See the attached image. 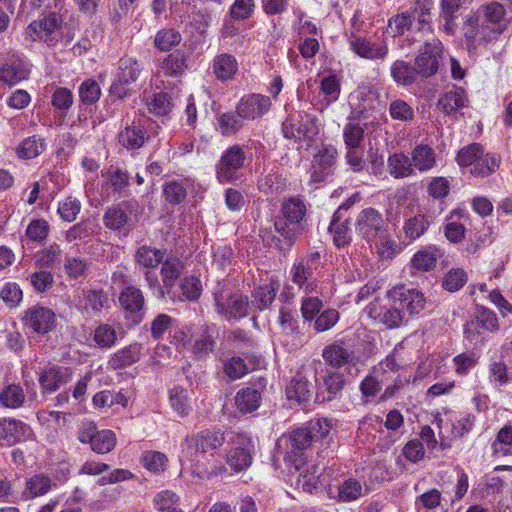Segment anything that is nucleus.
I'll return each instance as SVG.
<instances>
[{
	"instance_id": "obj_1",
	"label": "nucleus",
	"mask_w": 512,
	"mask_h": 512,
	"mask_svg": "<svg viewBox=\"0 0 512 512\" xmlns=\"http://www.w3.org/2000/svg\"><path fill=\"white\" fill-rule=\"evenodd\" d=\"M306 214V205L298 197H290L281 207L280 214L274 219V229L277 234L294 243L302 231L301 222Z\"/></svg>"
},
{
	"instance_id": "obj_2",
	"label": "nucleus",
	"mask_w": 512,
	"mask_h": 512,
	"mask_svg": "<svg viewBox=\"0 0 512 512\" xmlns=\"http://www.w3.org/2000/svg\"><path fill=\"white\" fill-rule=\"evenodd\" d=\"M216 311L225 319L238 320L248 315V297L239 291H232L225 284H218L214 291Z\"/></svg>"
},
{
	"instance_id": "obj_3",
	"label": "nucleus",
	"mask_w": 512,
	"mask_h": 512,
	"mask_svg": "<svg viewBox=\"0 0 512 512\" xmlns=\"http://www.w3.org/2000/svg\"><path fill=\"white\" fill-rule=\"evenodd\" d=\"M313 436L307 428H298L277 441L278 450H284V461L296 471L304 464L303 451L312 443Z\"/></svg>"
},
{
	"instance_id": "obj_4",
	"label": "nucleus",
	"mask_w": 512,
	"mask_h": 512,
	"mask_svg": "<svg viewBox=\"0 0 512 512\" xmlns=\"http://www.w3.org/2000/svg\"><path fill=\"white\" fill-rule=\"evenodd\" d=\"M225 435L220 429H205L185 439L182 457L189 462H198L199 453L204 454L221 447L225 442Z\"/></svg>"
},
{
	"instance_id": "obj_5",
	"label": "nucleus",
	"mask_w": 512,
	"mask_h": 512,
	"mask_svg": "<svg viewBox=\"0 0 512 512\" xmlns=\"http://www.w3.org/2000/svg\"><path fill=\"white\" fill-rule=\"evenodd\" d=\"M463 34L469 50H476L500 38V30L492 28L475 13L469 14L463 24Z\"/></svg>"
},
{
	"instance_id": "obj_6",
	"label": "nucleus",
	"mask_w": 512,
	"mask_h": 512,
	"mask_svg": "<svg viewBox=\"0 0 512 512\" xmlns=\"http://www.w3.org/2000/svg\"><path fill=\"white\" fill-rule=\"evenodd\" d=\"M77 439L82 444H89L93 452L107 454L117 444L116 434L109 429L99 430L92 421L83 422L77 432Z\"/></svg>"
},
{
	"instance_id": "obj_7",
	"label": "nucleus",
	"mask_w": 512,
	"mask_h": 512,
	"mask_svg": "<svg viewBox=\"0 0 512 512\" xmlns=\"http://www.w3.org/2000/svg\"><path fill=\"white\" fill-rule=\"evenodd\" d=\"M245 159V152L241 146L232 145L229 147L216 164L217 180L223 184L239 180V171L244 166Z\"/></svg>"
},
{
	"instance_id": "obj_8",
	"label": "nucleus",
	"mask_w": 512,
	"mask_h": 512,
	"mask_svg": "<svg viewBox=\"0 0 512 512\" xmlns=\"http://www.w3.org/2000/svg\"><path fill=\"white\" fill-rule=\"evenodd\" d=\"M355 230L362 239L370 244L375 239L381 238V235L387 231V227L382 214L370 207L363 209L358 214Z\"/></svg>"
},
{
	"instance_id": "obj_9",
	"label": "nucleus",
	"mask_w": 512,
	"mask_h": 512,
	"mask_svg": "<svg viewBox=\"0 0 512 512\" xmlns=\"http://www.w3.org/2000/svg\"><path fill=\"white\" fill-rule=\"evenodd\" d=\"M442 52L443 44L440 40L432 39L426 42L415 59L416 73L426 78L434 75L438 70Z\"/></svg>"
},
{
	"instance_id": "obj_10",
	"label": "nucleus",
	"mask_w": 512,
	"mask_h": 512,
	"mask_svg": "<svg viewBox=\"0 0 512 512\" xmlns=\"http://www.w3.org/2000/svg\"><path fill=\"white\" fill-rule=\"evenodd\" d=\"M24 324L37 334H47L56 325L53 310L43 306H33L25 312Z\"/></svg>"
},
{
	"instance_id": "obj_11",
	"label": "nucleus",
	"mask_w": 512,
	"mask_h": 512,
	"mask_svg": "<svg viewBox=\"0 0 512 512\" xmlns=\"http://www.w3.org/2000/svg\"><path fill=\"white\" fill-rule=\"evenodd\" d=\"M33 430L26 423L17 419H0V444L14 445L30 440Z\"/></svg>"
},
{
	"instance_id": "obj_12",
	"label": "nucleus",
	"mask_w": 512,
	"mask_h": 512,
	"mask_svg": "<svg viewBox=\"0 0 512 512\" xmlns=\"http://www.w3.org/2000/svg\"><path fill=\"white\" fill-rule=\"evenodd\" d=\"M271 100L262 94H251L241 98L236 106L238 116L246 120H254L262 117L269 111Z\"/></svg>"
},
{
	"instance_id": "obj_13",
	"label": "nucleus",
	"mask_w": 512,
	"mask_h": 512,
	"mask_svg": "<svg viewBox=\"0 0 512 512\" xmlns=\"http://www.w3.org/2000/svg\"><path fill=\"white\" fill-rule=\"evenodd\" d=\"M351 50L361 58L368 60H383L388 55V46L385 43H374L370 39L361 37L352 32L349 36Z\"/></svg>"
},
{
	"instance_id": "obj_14",
	"label": "nucleus",
	"mask_w": 512,
	"mask_h": 512,
	"mask_svg": "<svg viewBox=\"0 0 512 512\" xmlns=\"http://www.w3.org/2000/svg\"><path fill=\"white\" fill-rule=\"evenodd\" d=\"M72 374L69 367L52 365L39 374L38 381L44 393H53L69 383L72 380Z\"/></svg>"
},
{
	"instance_id": "obj_15",
	"label": "nucleus",
	"mask_w": 512,
	"mask_h": 512,
	"mask_svg": "<svg viewBox=\"0 0 512 512\" xmlns=\"http://www.w3.org/2000/svg\"><path fill=\"white\" fill-rule=\"evenodd\" d=\"M30 75L29 64L18 56H11L0 67V82L4 85L13 86L28 79Z\"/></svg>"
},
{
	"instance_id": "obj_16",
	"label": "nucleus",
	"mask_w": 512,
	"mask_h": 512,
	"mask_svg": "<svg viewBox=\"0 0 512 512\" xmlns=\"http://www.w3.org/2000/svg\"><path fill=\"white\" fill-rule=\"evenodd\" d=\"M392 298L395 302L398 301L400 308L410 315H418L421 313L426 304L422 292L414 288H405L403 286L394 288Z\"/></svg>"
},
{
	"instance_id": "obj_17",
	"label": "nucleus",
	"mask_w": 512,
	"mask_h": 512,
	"mask_svg": "<svg viewBox=\"0 0 512 512\" xmlns=\"http://www.w3.org/2000/svg\"><path fill=\"white\" fill-rule=\"evenodd\" d=\"M442 256V250L436 245L423 246L411 257L410 268L418 272H430Z\"/></svg>"
},
{
	"instance_id": "obj_18",
	"label": "nucleus",
	"mask_w": 512,
	"mask_h": 512,
	"mask_svg": "<svg viewBox=\"0 0 512 512\" xmlns=\"http://www.w3.org/2000/svg\"><path fill=\"white\" fill-rule=\"evenodd\" d=\"M133 214L132 205L123 201L108 208L103 216L104 225L111 230H120L130 225Z\"/></svg>"
},
{
	"instance_id": "obj_19",
	"label": "nucleus",
	"mask_w": 512,
	"mask_h": 512,
	"mask_svg": "<svg viewBox=\"0 0 512 512\" xmlns=\"http://www.w3.org/2000/svg\"><path fill=\"white\" fill-rule=\"evenodd\" d=\"M298 134L301 136V147L303 148L305 145V150H311V154L315 161H317V158L320 155V137L318 136L319 128L317 117H310L309 115H306L305 120L301 124V129L298 130Z\"/></svg>"
},
{
	"instance_id": "obj_20",
	"label": "nucleus",
	"mask_w": 512,
	"mask_h": 512,
	"mask_svg": "<svg viewBox=\"0 0 512 512\" xmlns=\"http://www.w3.org/2000/svg\"><path fill=\"white\" fill-rule=\"evenodd\" d=\"M474 13L480 16V18L489 24L492 28H498L500 30V35L506 31V9L501 3L492 1L483 4Z\"/></svg>"
},
{
	"instance_id": "obj_21",
	"label": "nucleus",
	"mask_w": 512,
	"mask_h": 512,
	"mask_svg": "<svg viewBox=\"0 0 512 512\" xmlns=\"http://www.w3.org/2000/svg\"><path fill=\"white\" fill-rule=\"evenodd\" d=\"M411 160L415 172L426 173L437 166L434 149L427 144H418L411 151Z\"/></svg>"
},
{
	"instance_id": "obj_22",
	"label": "nucleus",
	"mask_w": 512,
	"mask_h": 512,
	"mask_svg": "<svg viewBox=\"0 0 512 512\" xmlns=\"http://www.w3.org/2000/svg\"><path fill=\"white\" fill-rule=\"evenodd\" d=\"M354 201H349L339 206L337 211L333 215V219L329 226V232L332 235L334 244L337 247H343L348 244L351 240L348 226L344 221L341 220L342 212H346Z\"/></svg>"
},
{
	"instance_id": "obj_23",
	"label": "nucleus",
	"mask_w": 512,
	"mask_h": 512,
	"mask_svg": "<svg viewBox=\"0 0 512 512\" xmlns=\"http://www.w3.org/2000/svg\"><path fill=\"white\" fill-rule=\"evenodd\" d=\"M364 491L365 487L359 480L348 478L337 486L336 495L331 485L328 487L327 493L331 498H337L342 502H351L363 496Z\"/></svg>"
},
{
	"instance_id": "obj_24",
	"label": "nucleus",
	"mask_w": 512,
	"mask_h": 512,
	"mask_svg": "<svg viewBox=\"0 0 512 512\" xmlns=\"http://www.w3.org/2000/svg\"><path fill=\"white\" fill-rule=\"evenodd\" d=\"M467 103L466 91L461 87L453 86L439 99L438 107L445 114L450 115L465 107Z\"/></svg>"
},
{
	"instance_id": "obj_25",
	"label": "nucleus",
	"mask_w": 512,
	"mask_h": 512,
	"mask_svg": "<svg viewBox=\"0 0 512 512\" xmlns=\"http://www.w3.org/2000/svg\"><path fill=\"white\" fill-rule=\"evenodd\" d=\"M487 379L489 384L497 390L511 382L512 378L508 372L507 364L502 357L490 359Z\"/></svg>"
},
{
	"instance_id": "obj_26",
	"label": "nucleus",
	"mask_w": 512,
	"mask_h": 512,
	"mask_svg": "<svg viewBox=\"0 0 512 512\" xmlns=\"http://www.w3.org/2000/svg\"><path fill=\"white\" fill-rule=\"evenodd\" d=\"M464 0H440V18L443 21L442 30L447 35H453L456 30L457 13Z\"/></svg>"
},
{
	"instance_id": "obj_27",
	"label": "nucleus",
	"mask_w": 512,
	"mask_h": 512,
	"mask_svg": "<svg viewBox=\"0 0 512 512\" xmlns=\"http://www.w3.org/2000/svg\"><path fill=\"white\" fill-rule=\"evenodd\" d=\"M387 168L390 175L396 179L415 175L411 157L402 152L394 153L388 157Z\"/></svg>"
},
{
	"instance_id": "obj_28",
	"label": "nucleus",
	"mask_w": 512,
	"mask_h": 512,
	"mask_svg": "<svg viewBox=\"0 0 512 512\" xmlns=\"http://www.w3.org/2000/svg\"><path fill=\"white\" fill-rule=\"evenodd\" d=\"M212 69L218 80L227 81L232 79L237 73L238 62L233 55L223 53L213 59Z\"/></svg>"
},
{
	"instance_id": "obj_29",
	"label": "nucleus",
	"mask_w": 512,
	"mask_h": 512,
	"mask_svg": "<svg viewBox=\"0 0 512 512\" xmlns=\"http://www.w3.org/2000/svg\"><path fill=\"white\" fill-rule=\"evenodd\" d=\"M143 71L142 63L134 57L124 56L118 61L116 77L122 83L132 84L138 80Z\"/></svg>"
},
{
	"instance_id": "obj_30",
	"label": "nucleus",
	"mask_w": 512,
	"mask_h": 512,
	"mask_svg": "<svg viewBox=\"0 0 512 512\" xmlns=\"http://www.w3.org/2000/svg\"><path fill=\"white\" fill-rule=\"evenodd\" d=\"M188 59L189 55H187L185 51L179 49L175 50L163 59L161 70L167 76H181L188 68Z\"/></svg>"
},
{
	"instance_id": "obj_31",
	"label": "nucleus",
	"mask_w": 512,
	"mask_h": 512,
	"mask_svg": "<svg viewBox=\"0 0 512 512\" xmlns=\"http://www.w3.org/2000/svg\"><path fill=\"white\" fill-rule=\"evenodd\" d=\"M429 226L427 217L422 213L407 217L402 227L405 240L413 242L419 239L426 233Z\"/></svg>"
},
{
	"instance_id": "obj_32",
	"label": "nucleus",
	"mask_w": 512,
	"mask_h": 512,
	"mask_svg": "<svg viewBox=\"0 0 512 512\" xmlns=\"http://www.w3.org/2000/svg\"><path fill=\"white\" fill-rule=\"evenodd\" d=\"M367 309L372 318L378 319L387 328L398 327L404 318L403 312L398 307H384L378 311L377 305L370 304Z\"/></svg>"
},
{
	"instance_id": "obj_33",
	"label": "nucleus",
	"mask_w": 512,
	"mask_h": 512,
	"mask_svg": "<svg viewBox=\"0 0 512 512\" xmlns=\"http://www.w3.org/2000/svg\"><path fill=\"white\" fill-rule=\"evenodd\" d=\"M102 176L106 178V183L110 186L112 192L120 196L124 195L130 185L129 173L119 167L110 166L106 172L102 173Z\"/></svg>"
},
{
	"instance_id": "obj_34",
	"label": "nucleus",
	"mask_w": 512,
	"mask_h": 512,
	"mask_svg": "<svg viewBox=\"0 0 512 512\" xmlns=\"http://www.w3.org/2000/svg\"><path fill=\"white\" fill-rule=\"evenodd\" d=\"M119 144L129 150H136L146 141L145 132L135 123L127 125L118 135Z\"/></svg>"
},
{
	"instance_id": "obj_35",
	"label": "nucleus",
	"mask_w": 512,
	"mask_h": 512,
	"mask_svg": "<svg viewBox=\"0 0 512 512\" xmlns=\"http://www.w3.org/2000/svg\"><path fill=\"white\" fill-rule=\"evenodd\" d=\"M184 265L176 257H168L162 261L161 276L164 287L170 291L183 272Z\"/></svg>"
},
{
	"instance_id": "obj_36",
	"label": "nucleus",
	"mask_w": 512,
	"mask_h": 512,
	"mask_svg": "<svg viewBox=\"0 0 512 512\" xmlns=\"http://www.w3.org/2000/svg\"><path fill=\"white\" fill-rule=\"evenodd\" d=\"M25 393L19 384H8L0 390V404L5 408L17 409L23 406Z\"/></svg>"
},
{
	"instance_id": "obj_37",
	"label": "nucleus",
	"mask_w": 512,
	"mask_h": 512,
	"mask_svg": "<svg viewBox=\"0 0 512 512\" xmlns=\"http://www.w3.org/2000/svg\"><path fill=\"white\" fill-rule=\"evenodd\" d=\"M463 216L462 209H454L447 217L444 232L450 242L458 243L464 239L466 229L462 223L457 221Z\"/></svg>"
},
{
	"instance_id": "obj_38",
	"label": "nucleus",
	"mask_w": 512,
	"mask_h": 512,
	"mask_svg": "<svg viewBox=\"0 0 512 512\" xmlns=\"http://www.w3.org/2000/svg\"><path fill=\"white\" fill-rule=\"evenodd\" d=\"M249 446V443L238 446L227 454L226 461L234 471H243L252 464V453Z\"/></svg>"
},
{
	"instance_id": "obj_39",
	"label": "nucleus",
	"mask_w": 512,
	"mask_h": 512,
	"mask_svg": "<svg viewBox=\"0 0 512 512\" xmlns=\"http://www.w3.org/2000/svg\"><path fill=\"white\" fill-rule=\"evenodd\" d=\"M119 301L123 309L130 313H138L144 307L142 291L136 287H126L120 294Z\"/></svg>"
},
{
	"instance_id": "obj_40",
	"label": "nucleus",
	"mask_w": 512,
	"mask_h": 512,
	"mask_svg": "<svg viewBox=\"0 0 512 512\" xmlns=\"http://www.w3.org/2000/svg\"><path fill=\"white\" fill-rule=\"evenodd\" d=\"M46 149L45 139L33 135L24 139L17 147V155L22 159H33L39 156Z\"/></svg>"
},
{
	"instance_id": "obj_41",
	"label": "nucleus",
	"mask_w": 512,
	"mask_h": 512,
	"mask_svg": "<svg viewBox=\"0 0 512 512\" xmlns=\"http://www.w3.org/2000/svg\"><path fill=\"white\" fill-rule=\"evenodd\" d=\"M286 178L278 172H270L258 181V188L265 195H277L285 191Z\"/></svg>"
},
{
	"instance_id": "obj_42",
	"label": "nucleus",
	"mask_w": 512,
	"mask_h": 512,
	"mask_svg": "<svg viewBox=\"0 0 512 512\" xmlns=\"http://www.w3.org/2000/svg\"><path fill=\"white\" fill-rule=\"evenodd\" d=\"M139 357V347L130 345L114 353L109 359L108 365L114 370L122 369L137 362Z\"/></svg>"
},
{
	"instance_id": "obj_43",
	"label": "nucleus",
	"mask_w": 512,
	"mask_h": 512,
	"mask_svg": "<svg viewBox=\"0 0 512 512\" xmlns=\"http://www.w3.org/2000/svg\"><path fill=\"white\" fill-rule=\"evenodd\" d=\"M340 94L339 77L332 72H322V107L336 101Z\"/></svg>"
},
{
	"instance_id": "obj_44",
	"label": "nucleus",
	"mask_w": 512,
	"mask_h": 512,
	"mask_svg": "<svg viewBox=\"0 0 512 512\" xmlns=\"http://www.w3.org/2000/svg\"><path fill=\"white\" fill-rule=\"evenodd\" d=\"M491 449L496 456H512V425H505L498 431Z\"/></svg>"
},
{
	"instance_id": "obj_45",
	"label": "nucleus",
	"mask_w": 512,
	"mask_h": 512,
	"mask_svg": "<svg viewBox=\"0 0 512 512\" xmlns=\"http://www.w3.org/2000/svg\"><path fill=\"white\" fill-rule=\"evenodd\" d=\"M261 401V395L254 388H245L240 390L235 397L237 408L244 413H250L256 410Z\"/></svg>"
},
{
	"instance_id": "obj_46",
	"label": "nucleus",
	"mask_w": 512,
	"mask_h": 512,
	"mask_svg": "<svg viewBox=\"0 0 512 512\" xmlns=\"http://www.w3.org/2000/svg\"><path fill=\"white\" fill-rule=\"evenodd\" d=\"M393 80L400 85H410L416 80V70L409 63L397 60L393 62L390 68Z\"/></svg>"
},
{
	"instance_id": "obj_47",
	"label": "nucleus",
	"mask_w": 512,
	"mask_h": 512,
	"mask_svg": "<svg viewBox=\"0 0 512 512\" xmlns=\"http://www.w3.org/2000/svg\"><path fill=\"white\" fill-rule=\"evenodd\" d=\"M164 256V250L144 245L137 250L135 258L139 265L145 268H155L162 263Z\"/></svg>"
},
{
	"instance_id": "obj_48",
	"label": "nucleus",
	"mask_w": 512,
	"mask_h": 512,
	"mask_svg": "<svg viewBox=\"0 0 512 512\" xmlns=\"http://www.w3.org/2000/svg\"><path fill=\"white\" fill-rule=\"evenodd\" d=\"M370 245L375 247L377 254L383 260H390L399 252V245L391 238L388 230L381 235V238L372 241Z\"/></svg>"
},
{
	"instance_id": "obj_49",
	"label": "nucleus",
	"mask_w": 512,
	"mask_h": 512,
	"mask_svg": "<svg viewBox=\"0 0 512 512\" xmlns=\"http://www.w3.org/2000/svg\"><path fill=\"white\" fill-rule=\"evenodd\" d=\"M500 159L494 154H481L471 168V174L476 177H486L494 173L499 167Z\"/></svg>"
},
{
	"instance_id": "obj_50",
	"label": "nucleus",
	"mask_w": 512,
	"mask_h": 512,
	"mask_svg": "<svg viewBox=\"0 0 512 512\" xmlns=\"http://www.w3.org/2000/svg\"><path fill=\"white\" fill-rule=\"evenodd\" d=\"M433 9V0H416L409 12L412 14V20L416 19L422 27L428 26L429 30H431V14Z\"/></svg>"
},
{
	"instance_id": "obj_51",
	"label": "nucleus",
	"mask_w": 512,
	"mask_h": 512,
	"mask_svg": "<svg viewBox=\"0 0 512 512\" xmlns=\"http://www.w3.org/2000/svg\"><path fill=\"white\" fill-rule=\"evenodd\" d=\"M62 250L56 243L39 251L35 257V263L42 268H53L61 262Z\"/></svg>"
},
{
	"instance_id": "obj_52",
	"label": "nucleus",
	"mask_w": 512,
	"mask_h": 512,
	"mask_svg": "<svg viewBox=\"0 0 512 512\" xmlns=\"http://www.w3.org/2000/svg\"><path fill=\"white\" fill-rule=\"evenodd\" d=\"M276 288L273 284L258 287L253 293V300L250 304L251 308L258 311L267 309L276 297Z\"/></svg>"
},
{
	"instance_id": "obj_53",
	"label": "nucleus",
	"mask_w": 512,
	"mask_h": 512,
	"mask_svg": "<svg viewBox=\"0 0 512 512\" xmlns=\"http://www.w3.org/2000/svg\"><path fill=\"white\" fill-rule=\"evenodd\" d=\"M182 40L181 34L171 28L162 29L157 32L154 38V45L160 51H170Z\"/></svg>"
},
{
	"instance_id": "obj_54",
	"label": "nucleus",
	"mask_w": 512,
	"mask_h": 512,
	"mask_svg": "<svg viewBox=\"0 0 512 512\" xmlns=\"http://www.w3.org/2000/svg\"><path fill=\"white\" fill-rule=\"evenodd\" d=\"M286 395L289 400L298 404L306 402L311 397L310 384L303 379H293L286 388Z\"/></svg>"
},
{
	"instance_id": "obj_55",
	"label": "nucleus",
	"mask_w": 512,
	"mask_h": 512,
	"mask_svg": "<svg viewBox=\"0 0 512 512\" xmlns=\"http://www.w3.org/2000/svg\"><path fill=\"white\" fill-rule=\"evenodd\" d=\"M237 112L219 114L217 123L222 135L229 136L237 133L243 126V122Z\"/></svg>"
},
{
	"instance_id": "obj_56",
	"label": "nucleus",
	"mask_w": 512,
	"mask_h": 512,
	"mask_svg": "<svg viewBox=\"0 0 512 512\" xmlns=\"http://www.w3.org/2000/svg\"><path fill=\"white\" fill-rule=\"evenodd\" d=\"M168 459L165 454L158 451H146L141 457L142 465L152 473L165 470Z\"/></svg>"
},
{
	"instance_id": "obj_57",
	"label": "nucleus",
	"mask_w": 512,
	"mask_h": 512,
	"mask_svg": "<svg viewBox=\"0 0 512 512\" xmlns=\"http://www.w3.org/2000/svg\"><path fill=\"white\" fill-rule=\"evenodd\" d=\"M169 401L172 408L181 416L188 415L190 411V402L188 393L182 387H174L170 391Z\"/></svg>"
},
{
	"instance_id": "obj_58",
	"label": "nucleus",
	"mask_w": 512,
	"mask_h": 512,
	"mask_svg": "<svg viewBox=\"0 0 512 512\" xmlns=\"http://www.w3.org/2000/svg\"><path fill=\"white\" fill-rule=\"evenodd\" d=\"M150 113L156 116L167 115L173 107L171 97L167 93H157L147 102Z\"/></svg>"
},
{
	"instance_id": "obj_59",
	"label": "nucleus",
	"mask_w": 512,
	"mask_h": 512,
	"mask_svg": "<svg viewBox=\"0 0 512 512\" xmlns=\"http://www.w3.org/2000/svg\"><path fill=\"white\" fill-rule=\"evenodd\" d=\"M302 316L305 321L314 320V328L320 331V300L318 297H309L303 300L301 306Z\"/></svg>"
},
{
	"instance_id": "obj_60",
	"label": "nucleus",
	"mask_w": 512,
	"mask_h": 512,
	"mask_svg": "<svg viewBox=\"0 0 512 512\" xmlns=\"http://www.w3.org/2000/svg\"><path fill=\"white\" fill-rule=\"evenodd\" d=\"M467 282V274L461 268H452L444 276L442 286L449 292L461 289Z\"/></svg>"
},
{
	"instance_id": "obj_61",
	"label": "nucleus",
	"mask_w": 512,
	"mask_h": 512,
	"mask_svg": "<svg viewBox=\"0 0 512 512\" xmlns=\"http://www.w3.org/2000/svg\"><path fill=\"white\" fill-rule=\"evenodd\" d=\"M389 114L392 119L401 122H410L415 116L413 108L401 99L391 101L389 105Z\"/></svg>"
},
{
	"instance_id": "obj_62",
	"label": "nucleus",
	"mask_w": 512,
	"mask_h": 512,
	"mask_svg": "<svg viewBox=\"0 0 512 512\" xmlns=\"http://www.w3.org/2000/svg\"><path fill=\"white\" fill-rule=\"evenodd\" d=\"M89 262L81 257L67 256L64 262V271L69 279H78L86 273Z\"/></svg>"
},
{
	"instance_id": "obj_63",
	"label": "nucleus",
	"mask_w": 512,
	"mask_h": 512,
	"mask_svg": "<svg viewBox=\"0 0 512 512\" xmlns=\"http://www.w3.org/2000/svg\"><path fill=\"white\" fill-rule=\"evenodd\" d=\"M52 487L51 479L44 474L32 476L26 482V490L31 497H38L46 494Z\"/></svg>"
},
{
	"instance_id": "obj_64",
	"label": "nucleus",
	"mask_w": 512,
	"mask_h": 512,
	"mask_svg": "<svg viewBox=\"0 0 512 512\" xmlns=\"http://www.w3.org/2000/svg\"><path fill=\"white\" fill-rule=\"evenodd\" d=\"M322 357L334 367H341L347 363L349 358L348 351L339 344H333L324 349Z\"/></svg>"
}]
</instances>
